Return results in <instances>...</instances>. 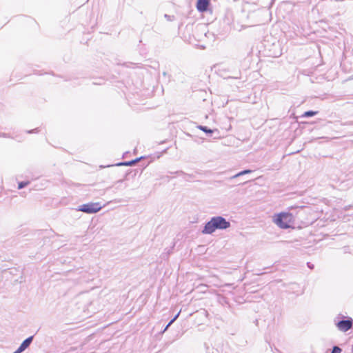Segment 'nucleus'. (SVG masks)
Instances as JSON below:
<instances>
[{
	"label": "nucleus",
	"instance_id": "nucleus-1",
	"mask_svg": "<svg viewBox=\"0 0 353 353\" xmlns=\"http://www.w3.org/2000/svg\"><path fill=\"white\" fill-rule=\"evenodd\" d=\"M230 222L221 216H213L204 225L201 232L204 234H212L217 230H226L230 227Z\"/></svg>",
	"mask_w": 353,
	"mask_h": 353
},
{
	"label": "nucleus",
	"instance_id": "nucleus-2",
	"mask_svg": "<svg viewBox=\"0 0 353 353\" xmlns=\"http://www.w3.org/2000/svg\"><path fill=\"white\" fill-rule=\"evenodd\" d=\"M294 216L292 213L281 212L274 219V223L282 229L290 228V223L293 222Z\"/></svg>",
	"mask_w": 353,
	"mask_h": 353
},
{
	"label": "nucleus",
	"instance_id": "nucleus-3",
	"mask_svg": "<svg viewBox=\"0 0 353 353\" xmlns=\"http://www.w3.org/2000/svg\"><path fill=\"white\" fill-rule=\"evenodd\" d=\"M101 208L100 203H88L79 205L77 210L86 214H94L100 211Z\"/></svg>",
	"mask_w": 353,
	"mask_h": 353
},
{
	"label": "nucleus",
	"instance_id": "nucleus-4",
	"mask_svg": "<svg viewBox=\"0 0 353 353\" xmlns=\"http://www.w3.org/2000/svg\"><path fill=\"white\" fill-rule=\"evenodd\" d=\"M336 322V325L340 331L347 332L350 330L353 325V319L351 317H347L345 319H341Z\"/></svg>",
	"mask_w": 353,
	"mask_h": 353
},
{
	"label": "nucleus",
	"instance_id": "nucleus-5",
	"mask_svg": "<svg viewBox=\"0 0 353 353\" xmlns=\"http://www.w3.org/2000/svg\"><path fill=\"white\" fill-rule=\"evenodd\" d=\"M33 339V336L28 337L21 343L20 346L17 350H15L12 353H21L23 351H25L32 343Z\"/></svg>",
	"mask_w": 353,
	"mask_h": 353
},
{
	"label": "nucleus",
	"instance_id": "nucleus-6",
	"mask_svg": "<svg viewBox=\"0 0 353 353\" xmlns=\"http://www.w3.org/2000/svg\"><path fill=\"white\" fill-rule=\"evenodd\" d=\"M210 0H197L196 8L199 12H203L208 10Z\"/></svg>",
	"mask_w": 353,
	"mask_h": 353
},
{
	"label": "nucleus",
	"instance_id": "nucleus-7",
	"mask_svg": "<svg viewBox=\"0 0 353 353\" xmlns=\"http://www.w3.org/2000/svg\"><path fill=\"white\" fill-rule=\"evenodd\" d=\"M198 128L201 130H202L203 132H204L205 133H206L208 136L211 137L212 134L214 132H216L217 134H219V131L218 130L216 129H214V130H212L209 128H208L207 126H205V125H199L198 126Z\"/></svg>",
	"mask_w": 353,
	"mask_h": 353
},
{
	"label": "nucleus",
	"instance_id": "nucleus-8",
	"mask_svg": "<svg viewBox=\"0 0 353 353\" xmlns=\"http://www.w3.org/2000/svg\"><path fill=\"white\" fill-rule=\"evenodd\" d=\"M252 172V170H244L241 172H239V173L234 174V176H231V179H235V178H237V177H239L241 176H243V175H245V174H249V173H251Z\"/></svg>",
	"mask_w": 353,
	"mask_h": 353
},
{
	"label": "nucleus",
	"instance_id": "nucleus-9",
	"mask_svg": "<svg viewBox=\"0 0 353 353\" xmlns=\"http://www.w3.org/2000/svg\"><path fill=\"white\" fill-rule=\"evenodd\" d=\"M317 114H318V111L308 110V111L305 112L301 117H312L316 115Z\"/></svg>",
	"mask_w": 353,
	"mask_h": 353
},
{
	"label": "nucleus",
	"instance_id": "nucleus-10",
	"mask_svg": "<svg viewBox=\"0 0 353 353\" xmlns=\"http://www.w3.org/2000/svg\"><path fill=\"white\" fill-rule=\"evenodd\" d=\"M30 183V181H21L18 183V189L21 190L26 187Z\"/></svg>",
	"mask_w": 353,
	"mask_h": 353
},
{
	"label": "nucleus",
	"instance_id": "nucleus-11",
	"mask_svg": "<svg viewBox=\"0 0 353 353\" xmlns=\"http://www.w3.org/2000/svg\"><path fill=\"white\" fill-rule=\"evenodd\" d=\"M341 351H342V349L340 347H339L337 345H334L332 347V350L330 353H341Z\"/></svg>",
	"mask_w": 353,
	"mask_h": 353
},
{
	"label": "nucleus",
	"instance_id": "nucleus-12",
	"mask_svg": "<svg viewBox=\"0 0 353 353\" xmlns=\"http://www.w3.org/2000/svg\"><path fill=\"white\" fill-rule=\"evenodd\" d=\"M143 157H139L134 160L129 161L130 166L134 165L138 161H139Z\"/></svg>",
	"mask_w": 353,
	"mask_h": 353
},
{
	"label": "nucleus",
	"instance_id": "nucleus-13",
	"mask_svg": "<svg viewBox=\"0 0 353 353\" xmlns=\"http://www.w3.org/2000/svg\"><path fill=\"white\" fill-rule=\"evenodd\" d=\"M115 165H117V166H122V165L130 166V163H129V161H123V162L117 163Z\"/></svg>",
	"mask_w": 353,
	"mask_h": 353
},
{
	"label": "nucleus",
	"instance_id": "nucleus-14",
	"mask_svg": "<svg viewBox=\"0 0 353 353\" xmlns=\"http://www.w3.org/2000/svg\"><path fill=\"white\" fill-rule=\"evenodd\" d=\"M180 314V312H179L174 316L172 319L170 320V321L168 323V325H171L176 320V319L179 317Z\"/></svg>",
	"mask_w": 353,
	"mask_h": 353
},
{
	"label": "nucleus",
	"instance_id": "nucleus-15",
	"mask_svg": "<svg viewBox=\"0 0 353 353\" xmlns=\"http://www.w3.org/2000/svg\"><path fill=\"white\" fill-rule=\"evenodd\" d=\"M194 176L193 174H187L185 173V175L184 176V179L185 181H188L189 179H194Z\"/></svg>",
	"mask_w": 353,
	"mask_h": 353
},
{
	"label": "nucleus",
	"instance_id": "nucleus-16",
	"mask_svg": "<svg viewBox=\"0 0 353 353\" xmlns=\"http://www.w3.org/2000/svg\"><path fill=\"white\" fill-rule=\"evenodd\" d=\"M39 132V128H34L33 130H28L27 133L28 134L38 133Z\"/></svg>",
	"mask_w": 353,
	"mask_h": 353
},
{
	"label": "nucleus",
	"instance_id": "nucleus-17",
	"mask_svg": "<svg viewBox=\"0 0 353 353\" xmlns=\"http://www.w3.org/2000/svg\"><path fill=\"white\" fill-rule=\"evenodd\" d=\"M0 137L11 138V136L9 134H7V133L0 132Z\"/></svg>",
	"mask_w": 353,
	"mask_h": 353
},
{
	"label": "nucleus",
	"instance_id": "nucleus-18",
	"mask_svg": "<svg viewBox=\"0 0 353 353\" xmlns=\"http://www.w3.org/2000/svg\"><path fill=\"white\" fill-rule=\"evenodd\" d=\"M175 174H176L177 175H179V176H185V173L182 171V170H178L176 172H174Z\"/></svg>",
	"mask_w": 353,
	"mask_h": 353
},
{
	"label": "nucleus",
	"instance_id": "nucleus-19",
	"mask_svg": "<svg viewBox=\"0 0 353 353\" xmlns=\"http://www.w3.org/2000/svg\"><path fill=\"white\" fill-rule=\"evenodd\" d=\"M307 265L311 270H313L314 268V265L313 264H312L311 263H310V262L307 263Z\"/></svg>",
	"mask_w": 353,
	"mask_h": 353
},
{
	"label": "nucleus",
	"instance_id": "nucleus-20",
	"mask_svg": "<svg viewBox=\"0 0 353 353\" xmlns=\"http://www.w3.org/2000/svg\"><path fill=\"white\" fill-rule=\"evenodd\" d=\"M303 208H304V206H300V207H299V206H295V205H294V206H291L290 208L291 210H293V209H296V208H301V209H303Z\"/></svg>",
	"mask_w": 353,
	"mask_h": 353
},
{
	"label": "nucleus",
	"instance_id": "nucleus-21",
	"mask_svg": "<svg viewBox=\"0 0 353 353\" xmlns=\"http://www.w3.org/2000/svg\"><path fill=\"white\" fill-rule=\"evenodd\" d=\"M353 208V205H346V206H345V207H344V210H349V209H350V208Z\"/></svg>",
	"mask_w": 353,
	"mask_h": 353
},
{
	"label": "nucleus",
	"instance_id": "nucleus-22",
	"mask_svg": "<svg viewBox=\"0 0 353 353\" xmlns=\"http://www.w3.org/2000/svg\"><path fill=\"white\" fill-rule=\"evenodd\" d=\"M165 17L166 19H168V20H172V19H171V17H171L170 15H168V14H165Z\"/></svg>",
	"mask_w": 353,
	"mask_h": 353
},
{
	"label": "nucleus",
	"instance_id": "nucleus-23",
	"mask_svg": "<svg viewBox=\"0 0 353 353\" xmlns=\"http://www.w3.org/2000/svg\"><path fill=\"white\" fill-rule=\"evenodd\" d=\"M170 325H168V324L165 326V329L163 330V332H165Z\"/></svg>",
	"mask_w": 353,
	"mask_h": 353
},
{
	"label": "nucleus",
	"instance_id": "nucleus-24",
	"mask_svg": "<svg viewBox=\"0 0 353 353\" xmlns=\"http://www.w3.org/2000/svg\"><path fill=\"white\" fill-rule=\"evenodd\" d=\"M110 165H107V167H109ZM101 168H106V166H103V165H101L100 166Z\"/></svg>",
	"mask_w": 353,
	"mask_h": 353
},
{
	"label": "nucleus",
	"instance_id": "nucleus-25",
	"mask_svg": "<svg viewBox=\"0 0 353 353\" xmlns=\"http://www.w3.org/2000/svg\"><path fill=\"white\" fill-rule=\"evenodd\" d=\"M122 181H123V180H119V181H117V183H120V182H122Z\"/></svg>",
	"mask_w": 353,
	"mask_h": 353
},
{
	"label": "nucleus",
	"instance_id": "nucleus-26",
	"mask_svg": "<svg viewBox=\"0 0 353 353\" xmlns=\"http://www.w3.org/2000/svg\"><path fill=\"white\" fill-rule=\"evenodd\" d=\"M163 74L164 76H165V75H166V72H163Z\"/></svg>",
	"mask_w": 353,
	"mask_h": 353
}]
</instances>
